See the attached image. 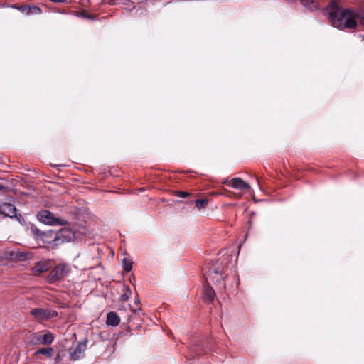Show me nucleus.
I'll return each instance as SVG.
<instances>
[{
    "instance_id": "1",
    "label": "nucleus",
    "mask_w": 364,
    "mask_h": 364,
    "mask_svg": "<svg viewBox=\"0 0 364 364\" xmlns=\"http://www.w3.org/2000/svg\"><path fill=\"white\" fill-rule=\"evenodd\" d=\"M231 260V255L225 254L217 261L212 264H208L203 269V275L208 284L203 290V298L205 302H212L215 296V291L213 287H210V282L216 284L219 290L223 291L225 289L226 286L224 279L227 277L226 272L230 267Z\"/></svg>"
},
{
    "instance_id": "2",
    "label": "nucleus",
    "mask_w": 364,
    "mask_h": 364,
    "mask_svg": "<svg viewBox=\"0 0 364 364\" xmlns=\"http://www.w3.org/2000/svg\"><path fill=\"white\" fill-rule=\"evenodd\" d=\"M328 18L332 25L339 29L355 28L358 21L364 25V8L357 11L340 9L336 2L330 4Z\"/></svg>"
},
{
    "instance_id": "3",
    "label": "nucleus",
    "mask_w": 364,
    "mask_h": 364,
    "mask_svg": "<svg viewBox=\"0 0 364 364\" xmlns=\"http://www.w3.org/2000/svg\"><path fill=\"white\" fill-rule=\"evenodd\" d=\"M3 256L5 259L10 262H18L31 260L34 257V255L28 250H6Z\"/></svg>"
},
{
    "instance_id": "4",
    "label": "nucleus",
    "mask_w": 364,
    "mask_h": 364,
    "mask_svg": "<svg viewBox=\"0 0 364 364\" xmlns=\"http://www.w3.org/2000/svg\"><path fill=\"white\" fill-rule=\"evenodd\" d=\"M77 236L75 235V232L68 228L61 229L56 234L53 240L48 242L49 247L55 248L60 244H63L65 242H69L73 239L75 238Z\"/></svg>"
},
{
    "instance_id": "5",
    "label": "nucleus",
    "mask_w": 364,
    "mask_h": 364,
    "mask_svg": "<svg viewBox=\"0 0 364 364\" xmlns=\"http://www.w3.org/2000/svg\"><path fill=\"white\" fill-rule=\"evenodd\" d=\"M36 217L41 223L48 225H62L66 223L64 219L56 217L53 213L47 210L39 211Z\"/></svg>"
},
{
    "instance_id": "6",
    "label": "nucleus",
    "mask_w": 364,
    "mask_h": 364,
    "mask_svg": "<svg viewBox=\"0 0 364 364\" xmlns=\"http://www.w3.org/2000/svg\"><path fill=\"white\" fill-rule=\"evenodd\" d=\"M31 314L33 318L39 322L43 323L56 318L58 314L56 311L51 309L34 308L31 310Z\"/></svg>"
},
{
    "instance_id": "7",
    "label": "nucleus",
    "mask_w": 364,
    "mask_h": 364,
    "mask_svg": "<svg viewBox=\"0 0 364 364\" xmlns=\"http://www.w3.org/2000/svg\"><path fill=\"white\" fill-rule=\"evenodd\" d=\"M53 340V335L50 332H37L30 336V342L33 345H48L52 343Z\"/></svg>"
},
{
    "instance_id": "8",
    "label": "nucleus",
    "mask_w": 364,
    "mask_h": 364,
    "mask_svg": "<svg viewBox=\"0 0 364 364\" xmlns=\"http://www.w3.org/2000/svg\"><path fill=\"white\" fill-rule=\"evenodd\" d=\"M68 272L67 265L62 264L56 266L50 273L48 277L49 282L53 283L55 281L61 279Z\"/></svg>"
},
{
    "instance_id": "9",
    "label": "nucleus",
    "mask_w": 364,
    "mask_h": 364,
    "mask_svg": "<svg viewBox=\"0 0 364 364\" xmlns=\"http://www.w3.org/2000/svg\"><path fill=\"white\" fill-rule=\"evenodd\" d=\"M51 268V262L50 260H41L36 263L31 269V274L38 276L41 274L47 272Z\"/></svg>"
},
{
    "instance_id": "10",
    "label": "nucleus",
    "mask_w": 364,
    "mask_h": 364,
    "mask_svg": "<svg viewBox=\"0 0 364 364\" xmlns=\"http://www.w3.org/2000/svg\"><path fill=\"white\" fill-rule=\"evenodd\" d=\"M16 208L10 203H0V214L11 218L16 217Z\"/></svg>"
},
{
    "instance_id": "11",
    "label": "nucleus",
    "mask_w": 364,
    "mask_h": 364,
    "mask_svg": "<svg viewBox=\"0 0 364 364\" xmlns=\"http://www.w3.org/2000/svg\"><path fill=\"white\" fill-rule=\"evenodd\" d=\"M86 349V341L77 343L73 351L70 352V357L73 360H77L83 357Z\"/></svg>"
},
{
    "instance_id": "12",
    "label": "nucleus",
    "mask_w": 364,
    "mask_h": 364,
    "mask_svg": "<svg viewBox=\"0 0 364 364\" xmlns=\"http://www.w3.org/2000/svg\"><path fill=\"white\" fill-rule=\"evenodd\" d=\"M226 183L228 186L236 189L244 190L250 188V185L240 178H234L230 181L226 182Z\"/></svg>"
},
{
    "instance_id": "13",
    "label": "nucleus",
    "mask_w": 364,
    "mask_h": 364,
    "mask_svg": "<svg viewBox=\"0 0 364 364\" xmlns=\"http://www.w3.org/2000/svg\"><path fill=\"white\" fill-rule=\"evenodd\" d=\"M40 355H43L48 358H51L53 355V349L51 347L42 348L33 353V356L36 358Z\"/></svg>"
},
{
    "instance_id": "14",
    "label": "nucleus",
    "mask_w": 364,
    "mask_h": 364,
    "mask_svg": "<svg viewBox=\"0 0 364 364\" xmlns=\"http://www.w3.org/2000/svg\"><path fill=\"white\" fill-rule=\"evenodd\" d=\"M120 318L114 311L109 312L107 314V324L112 326H116L119 323Z\"/></svg>"
},
{
    "instance_id": "15",
    "label": "nucleus",
    "mask_w": 364,
    "mask_h": 364,
    "mask_svg": "<svg viewBox=\"0 0 364 364\" xmlns=\"http://www.w3.org/2000/svg\"><path fill=\"white\" fill-rule=\"evenodd\" d=\"M18 9L23 12H25L26 14H39L41 12V9L37 6H21L18 8Z\"/></svg>"
},
{
    "instance_id": "16",
    "label": "nucleus",
    "mask_w": 364,
    "mask_h": 364,
    "mask_svg": "<svg viewBox=\"0 0 364 364\" xmlns=\"http://www.w3.org/2000/svg\"><path fill=\"white\" fill-rule=\"evenodd\" d=\"M122 266L123 269L127 272H129L132 269V262L127 259H124L122 261Z\"/></svg>"
},
{
    "instance_id": "17",
    "label": "nucleus",
    "mask_w": 364,
    "mask_h": 364,
    "mask_svg": "<svg viewBox=\"0 0 364 364\" xmlns=\"http://www.w3.org/2000/svg\"><path fill=\"white\" fill-rule=\"evenodd\" d=\"M208 203V200L205 198L204 199H198L196 200V206L198 209L204 208Z\"/></svg>"
},
{
    "instance_id": "18",
    "label": "nucleus",
    "mask_w": 364,
    "mask_h": 364,
    "mask_svg": "<svg viewBox=\"0 0 364 364\" xmlns=\"http://www.w3.org/2000/svg\"><path fill=\"white\" fill-rule=\"evenodd\" d=\"M189 195L188 193L187 192H183V191H179L177 193V196H179V197H181V198H186Z\"/></svg>"
},
{
    "instance_id": "19",
    "label": "nucleus",
    "mask_w": 364,
    "mask_h": 364,
    "mask_svg": "<svg viewBox=\"0 0 364 364\" xmlns=\"http://www.w3.org/2000/svg\"><path fill=\"white\" fill-rule=\"evenodd\" d=\"M121 298H122V300L125 301L128 299V296L127 294H124L122 295Z\"/></svg>"
},
{
    "instance_id": "20",
    "label": "nucleus",
    "mask_w": 364,
    "mask_h": 364,
    "mask_svg": "<svg viewBox=\"0 0 364 364\" xmlns=\"http://www.w3.org/2000/svg\"><path fill=\"white\" fill-rule=\"evenodd\" d=\"M126 289H127V291L129 294L131 293V290H130V289H129V287H126Z\"/></svg>"
},
{
    "instance_id": "21",
    "label": "nucleus",
    "mask_w": 364,
    "mask_h": 364,
    "mask_svg": "<svg viewBox=\"0 0 364 364\" xmlns=\"http://www.w3.org/2000/svg\"><path fill=\"white\" fill-rule=\"evenodd\" d=\"M4 188V186L1 184H0V191L3 190Z\"/></svg>"
},
{
    "instance_id": "22",
    "label": "nucleus",
    "mask_w": 364,
    "mask_h": 364,
    "mask_svg": "<svg viewBox=\"0 0 364 364\" xmlns=\"http://www.w3.org/2000/svg\"><path fill=\"white\" fill-rule=\"evenodd\" d=\"M363 40H364V35H363Z\"/></svg>"
}]
</instances>
